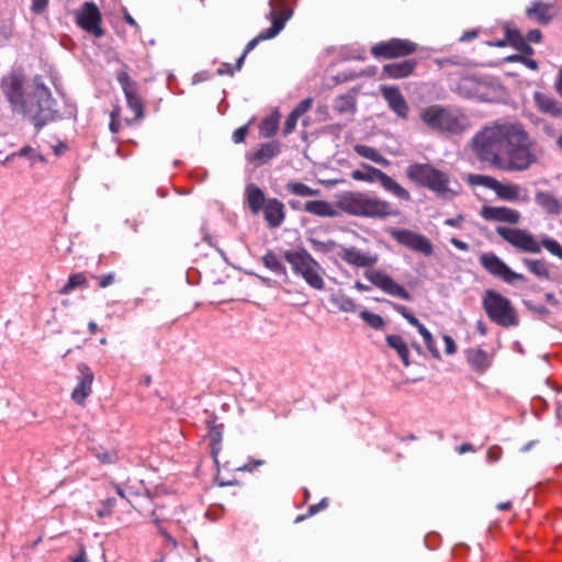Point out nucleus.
<instances>
[{"label": "nucleus", "mask_w": 562, "mask_h": 562, "mask_svg": "<svg viewBox=\"0 0 562 562\" xmlns=\"http://www.w3.org/2000/svg\"><path fill=\"white\" fill-rule=\"evenodd\" d=\"M530 139L521 124L494 122L471 139L475 157L502 171H524L535 161Z\"/></svg>", "instance_id": "f257e3e1"}, {"label": "nucleus", "mask_w": 562, "mask_h": 562, "mask_svg": "<svg viewBox=\"0 0 562 562\" xmlns=\"http://www.w3.org/2000/svg\"><path fill=\"white\" fill-rule=\"evenodd\" d=\"M338 206L353 216L386 218L398 215L390 202L360 191L345 192L338 200Z\"/></svg>", "instance_id": "f03ea898"}, {"label": "nucleus", "mask_w": 562, "mask_h": 562, "mask_svg": "<svg viewBox=\"0 0 562 562\" xmlns=\"http://www.w3.org/2000/svg\"><path fill=\"white\" fill-rule=\"evenodd\" d=\"M406 176L409 180L432 191L439 198L451 199L458 194L457 190L450 188L449 175L430 164H412L406 168Z\"/></svg>", "instance_id": "7ed1b4c3"}, {"label": "nucleus", "mask_w": 562, "mask_h": 562, "mask_svg": "<svg viewBox=\"0 0 562 562\" xmlns=\"http://www.w3.org/2000/svg\"><path fill=\"white\" fill-rule=\"evenodd\" d=\"M284 259L290 263L294 274L301 277L314 290L325 289L324 268L305 248L284 251Z\"/></svg>", "instance_id": "20e7f679"}, {"label": "nucleus", "mask_w": 562, "mask_h": 562, "mask_svg": "<svg viewBox=\"0 0 562 562\" xmlns=\"http://www.w3.org/2000/svg\"><path fill=\"white\" fill-rule=\"evenodd\" d=\"M482 307L490 321L501 327H515L519 324V316L510 300L495 290L484 291Z\"/></svg>", "instance_id": "39448f33"}, {"label": "nucleus", "mask_w": 562, "mask_h": 562, "mask_svg": "<svg viewBox=\"0 0 562 562\" xmlns=\"http://www.w3.org/2000/svg\"><path fill=\"white\" fill-rule=\"evenodd\" d=\"M53 104L54 99L50 92L42 87L26 95L20 114L30 117L36 130L40 131L45 124L54 120L55 110Z\"/></svg>", "instance_id": "423d86ee"}, {"label": "nucleus", "mask_w": 562, "mask_h": 562, "mask_svg": "<svg viewBox=\"0 0 562 562\" xmlns=\"http://www.w3.org/2000/svg\"><path fill=\"white\" fill-rule=\"evenodd\" d=\"M422 121L431 130L459 134L463 132L464 116L439 104L430 105L420 113Z\"/></svg>", "instance_id": "0eeeda50"}, {"label": "nucleus", "mask_w": 562, "mask_h": 562, "mask_svg": "<svg viewBox=\"0 0 562 562\" xmlns=\"http://www.w3.org/2000/svg\"><path fill=\"white\" fill-rule=\"evenodd\" d=\"M270 11L268 18L271 20L272 24L267 30L260 32L256 37L250 40L243 54L236 61V70H240L246 56L261 42L274 38L285 26L286 21L292 16V10L289 8H282L281 10H277L273 0L269 2Z\"/></svg>", "instance_id": "6e6552de"}, {"label": "nucleus", "mask_w": 562, "mask_h": 562, "mask_svg": "<svg viewBox=\"0 0 562 562\" xmlns=\"http://www.w3.org/2000/svg\"><path fill=\"white\" fill-rule=\"evenodd\" d=\"M362 166L364 170H353L351 172V178L353 180L364 181L369 183L379 181L380 184L384 188V190L392 193L394 196L406 202L412 200L411 193L389 175L370 165L363 164Z\"/></svg>", "instance_id": "1a4fd4ad"}, {"label": "nucleus", "mask_w": 562, "mask_h": 562, "mask_svg": "<svg viewBox=\"0 0 562 562\" xmlns=\"http://www.w3.org/2000/svg\"><path fill=\"white\" fill-rule=\"evenodd\" d=\"M417 48V43L408 38L392 37L374 44L370 53L376 59H395L411 56Z\"/></svg>", "instance_id": "9d476101"}, {"label": "nucleus", "mask_w": 562, "mask_h": 562, "mask_svg": "<svg viewBox=\"0 0 562 562\" xmlns=\"http://www.w3.org/2000/svg\"><path fill=\"white\" fill-rule=\"evenodd\" d=\"M128 67L124 64L116 72V80L120 83L128 108L134 112L135 120L144 117V102L138 93V85L127 72Z\"/></svg>", "instance_id": "9b49d317"}, {"label": "nucleus", "mask_w": 562, "mask_h": 562, "mask_svg": "<svg viewBox=\"0 0 562 562\" xmlns=\"http://www.w3.org/2000/svg\"><path fill=\"white\" fill-rule=\"evenodd\" d=\"M496 233L515 248L530 254H539L541 251L539 241L535 236L520 228L498 226Z\"/></svg>", "instance_id": "f8f14e48"}, {"label": "nucleus", "mask_w": 562, "mask_h": 562, "mask_svg": "<svg viewBox=\"0 0 562 562\" xmlns=\"http://www.w3.org/2000/svg\"><path fill=\"white\" fill-rule=\"evenodd\" d=\"M76 23L94 37L100 38L104 35V30L101 26L102 15L94 2H85L81 5L76 12Z\"/></svg>", "instance_id": "ddd939ff"}, {"label": "nucleus", "mask_w": 562, "mask_h": 562, "mask_svg": "<svg viewBox=\"0 0 562 562\" xmlns=\"http://www.w3.org/2000/svg\"><path fill=\"white\" fill-rule=\"evenodd\" d=\"M390 235L401 245L419 252L426 257L431 256L434 247L431 241L424 235L409 229L392 228Z\"/></svg>", "instance_id": "4468645a"}, {"label": "nucleus", "mask_w": 562, "mask_h": 562, "mask_svg": "<svg viewBox=\"0 0 562 562\" xmlns=\"http://www.w3.org/2000/svg\"><path fill=\"white\" fill-rule=\"evenodd\" d=\"M480 263L492 276L499 278L506 283L515 281H526L525 276L513 271L501 258L494 254H483L480 257Z\"/></svg>", "instance_id": "2eb2a0df"}, {"label": "nucleus", "mask_w": 562, "mask_h": 562, "mask_svg": "<svg viewBox=\"0 0 562 562\" xmlns=\"http://www.w3.org/2000/svg\"><path fill=\"white\" fill-rule=\"evenodd\" d=\"M366 278L376 288L387 293L389 295L409 301L412 300L411 293L401 284L395 282L389 274L381 270H368L364 273Z\"/></svg>", "instance_id": "dca6fc26"}, {"label": "nucleus", "mask_w": 562, "mask_h": 562, "mask_svg": "<svg viewBox=\"0 0 562 562\" xmlns=\"http://www.w3.org/2000/svg\"><path fill=\"white\" fill-rule=\"evenodd\" d=\"M78 382L71 392V398L80 406H85L87 397L92 393L94 374L90 367L83 362L78 363Z\"/></svg>", "instance_id": "f3484780"}, {"label": "nucleus", "mask_w": 562, "mask_h": 562, "mask_svg": "<svg viewBox=\"0 0 562 562\" xmlns=\"http://www.w3.org/2000/svg\"><path fill=\"white\" fill-rule=\"evenodd\" d=\"M380 91L389 108L396 116L406 120L408 117L409 106L401 90L395 86H381Z\"/></svg>", "instance_id": "a211bd4d"}, {"label": "nucleus", "mask_w": 562, "mask_h": 562, "mask_svg": "<svg viewBox=\"0 0 562 562\" xmlns=\"http://www.w3.org/2000/svg\"><path fill=\"white\" fill-rule=\"evenodd\" d=\"M1 88L13 111L20 113L26 99L23 94L21 79L16 76L4 78Z\"/></svg>", "instance_id": "6ab92c4d"}, {"label": "nucleus", "mask_w": 562, "mask_h": 562, "mask_svg": "<svg viewBox=\"0 0 562 562\" xmlns=\"http://www.w3.org/2000/svg\"><path fill=\"white\" fill-rule=\"evenodd\" d=\"M417 65L418 61L415 58L390 63L382 67L381 76L394 80L405 79L414 74Z\"/></svg>", "instance_id": "aec40b11"}, {"label": "nucleus", "mask_w": 562, "mask_h": 562, "mask_svg": "<svg viewBox=\"0 0 562 562\" xmlns=\"http://www.w3.org/2000/svg\"><path fill=\"white\" fill-rule=\"evenodd\" d=\"M339 257L350 266L358 268H370L378 262V256L364 254L356 247H342Z\"/></svg>", "instance_id": "412c9836"}, {"label": "nucleus", "mask_w": 562, "mask_h": 562, "mask_svg": "<svg viewBox=\"0 0 562 562\" xmlns=\"http://www.w3.org/2000/svg\"><path fill=\"white\" fill-rule=\"evenodd\" d=\"M481 216L486 221L517 224L520 220V213L516 210L505 206H483Z\"/></svg>", "instance_id": "4be33fe9"}, {"label": "nucleus", "mask_w": 562, "mask_h": 562, "mask_svg": "<svg viewBox=\"0 0 562 562\" xmlns=\"http://www.w3.org/2000/svg\"><path fill=\"white\" fill-rule=\"evenodd\" d=\"M532 98L540 113L562 119V104L555 98L539 91L533 92Z\"/></svg>", "instance_id": "5701e85b"}, {"label": "nucleus", "mask_w": 562, "mask_h": 562, "mask_svg": "<svg viewBox=\"0 0 562 562\" xmlns=\"http://www.w3.org/2000/svg\"><path fill=\"white\" fill-rule=\"evenodd\" d=\"M263 216L269 227H279L285 217L284 205L278 199H269L262 207Z\"/></svg>", "instance_id": "b1692460"}, {"label": "nucleus", "mask_w": 562, "mask_h": 562, "mask_svg": "<svg viewBox=\"0 0 562 562\" xmlns=\"http://www.w3.org/2000/svg\"><path fill=\"white\" fill-rule=\"evenodd\" d=\"M281 153V143L279 140H271L261 144L260 147L255 150L249 158L251 162L260 167L268 164L272 158L277 157Z\"/></svg>", "instance_id": "393cba45"}, {"label": "nucleus", "mask_w": 562, "mask_h": 562, "mask_svg": "<svg viewBox=\"0 0 562 562\" xmlns=\"http://www.w3.org/2000/svg\"><path fill=\"white\" fill-rule=\"evenodd\" d=\"M465 359L470 367L479 373L485 372L492 364L488 353L482 348H469L465 350Z\"/></svg>", "instance_id": "a878e982"}, {"label": "nucleus", "mask_w": 562, "mask_h": 562, "mask_svg": "<svg viewBox=\"0 0 562 562\" xmlns=\"http://www.w3.org/2000/svg\"><path fill=\"white\" fill-rule=\"evenodd\" d=\"M526 15L539 24L547 25L553 18L552 4L535 1L531 7L526 9Z\"/></svg>", "instance_id": "bb28decb"}, {"label": "nucleus", "mask_w": 562, "mask_h": 562, "mask_svg": "<svg viewBox=\"0 0 562 562\" xmlns=\"http://www.w3.org/2000/svg\"><path fill=\"white\" fill-rule=\"evenodd\" d=\"M245 194L249 210L252 214H258L267 202L263 191L250 183L246 187Z\"/></svg>", "instance_id": "cd10ccee"}, {"label": "nucleus", "mask_w": 562, "mask_h": 562, "mask_svg": "<svg viewBox=\"0 0 562 562\" xmlns=\"http://www.w3.org/2000/svg\"><path fill=\"white\" fill-rule=\"evenodd\" d=\"M303 211L321 217H335L338 214L335 207L324 200L307 201L303 205Z\"/></svg>", "instance_id": "c85d7f7f"}, {"label": "nucleus", "mask_w": 562, "mask_h": 562, "mask_svg": "<svg viewBox=\"0 0 562 562\" xmlns=\"http://www.w3.org/2000/svg\"><path fill=\"white\" fill-rule=\"evenodd\" d=\"M385 342L391 349L396 351L403 366L409 367V364H411L409 349H408V345L403 339V337L400 335L391 334L385 337Z\"/></svg>", "instance_id": "c756f323"}, {"label": "nucleus", "mask_w": 562, "mask_h": 562, "mask_svg": "<svg viewBox=\"0 0 562 562\" xmlns=\"http://www.w3.org/2000/svg\"><path fill=\"white\" fill-rule=\"evenodd\" d=\"M506 37L508 44H510L515 49L519 50L521 54L531 56L535 50L527 42L526 37L521 34V32L517 29H506Z\"/></svg>", "instance_id": "7c9ffc66"}, {"label": "nucleus", "mask_w": 562, "mask_h": 562, "mask_svg": "<svg viewBox=\"0 0 562 562\" xmlns=\"http://www.w3.org/2000/svg\"><path fill=\"white\" fill-rule=\"evenodd\" d=\"M535 200L548 214L558 215L562 211L561 203L550 192L539 191L536 193Z\"/></svg>", "instance_id": "2f4dec72"}, {"label": "nucleus", "mask_w": 562, "mask_h": 562, "mask_svg": "<svg viewBox=\"0 0 562 562\" xmlns=\"http://www.w3.org/2000/svg\"><path fill=\"white\" fill-rule=\"evenodd\" d=\"M492 190L504 201H516L520 189L518 184L503 183L496 179Z\"/></svg>", "instance_id": "473e14b6"}, {"label": "nucleus", "mask_w": 562, "mask_h": 562, "mask_svg": "<svg viewBox=\"0 0 562 562\" xmlns=\"http://www.w3.org/2000/svg\"><path fill=\"white\" fill-rule=\"evenodd\" d=\"M206 425H207L206 437L210 440L212 454H213L214 459H216V456L221 450L222 430H221V427L218 425H216L215 418L209 419L206 422Z\"/></svg>", "instance_id": "72a5a7b5"}, {"label": "nucleus", "mask_w": 562, "mask_h": 562, "mask_svg": "<svg viewBox=\"0 0 562 562\" xmlns=\"http://www.w3.org/2000/svg\"><path fill=\"white\" fill-rule=\"evenodd\" d=\"M522 263L539 279H551L549 265L543 259L524 258Z\"/></svg>", "instance_id": "f704fd0d"}, {"label": "nucleus", "mask_w": 562, "mask_h": 562, "mask_svg": "<svg viewBox=\"0 0 562 562\" xmlns=\"http://www.w3.org/2000/svg\"><path fill=\"white\" fill-rule=\"evenodd\" d=\"M353 150L363 158H367L375 164H379L383 167H387L390 165V161L383 157L375 148L357 144L353 146Z\"/></svg>", "instance_id": "c9c22d12"}, {"label": "nucleus", "mask_w": 562, "mask_h": 562, "mask_svg": "<svg viewBox=\"0 0 562 562\" xmlns=\"http://www.w3.org/2000/svg\"><path fill=\"white\" fill-rule=\"evenodd\" d=\"M262 262H263L265 267H267L269 270H271L276 274L282 276L285 279H288V271H286L285 266L282 263V261L279 259L277 254H274L273 251H271V250L268 251L262 257Z\"/></svg>", "instance_id": "e433bc0d"}, {"label": "nucleus", "mask_w": 562, "mask_h": 562, "mask_svg": "<svg viewBox=\"0 0 562 562\" xmlns=\"http://www.w3.org/2000/svg\"><path fill=\"white\" fill-rule=\"evenodd\" d=\"M88 286V277L83 272L74 273L68 278L66 284L59 290V294L68 295L77 288L86 289Z\"/></svg>", "instance_id": "4c0bfd02"}, {"label": "nucleus", "mask_w": 562, "mask_h": 562, "mask_svg": "<svg viewBox=\"0 0 562 562\" xmlns=\"http://www.w3.org/2000/svg\"><path fill=\"white\" fill-rule=\"evenodd\" d=\"M329 302L334 307L345 313H352L357 307L355 301L341 292L331 294Z\"/></svg>", "instance_id": "58836bf2"}, {"label": "nucleus", "mask_w": 562, "mask_h": 562, "mask_svg": "<svg viewBox=\"0 0 562 562\" xmlns=\"http://www.w3.org/2000/svg\"><path fill=\"white\" fill-rule=\"evenodd\" d=\"M334 110L340 114L356 112V99L351 93L339 95L335 99Z\"/></svg>", "instance_id": "ea45409f"}, {"label": "nucleus", "mask_w": 562, "mask_h": 562, "mask_svg": "<svg viewBox=\"0 0 562 562\" xmlns=\"http://www.w3.org/2000/svg\"><path fill=\"white\" fill-rule=\"evenodd\" d=\"M285 189L297 196L307 198V196H317L319 195L321 191L318 189H313L305 183L296 182V181H289L285 184Z\"/></svg>", "instance_id": "a19ab883"}, {"label": "nucleus", "mask_w": 562, "mask_h": 562, "mask_svg": "<svg viewBox=\"0 0 562 562\" xmlns=\"http://www.w3.org/2000/svg\"><path fill=\"white\" fill-rule=\"evenodd\" d=\"M279 127V114H271L270 116L262 120L259 125V134L262 137L270 138L272 137Z\"/></svg>", "instance_id": "79ce46f5"}, {"label": "nucleus", "mask_w": 562, "mask_h": 562, "mask_svg": "<svg viewBox=\"0 0 562 562\" xmlns=\"http://www.w3.org/2000/svg\"><path fill=\"white\" fill-rule=\"evenodd\" d=\"M307 240L315 251L322 254L331 252L338 247L337 243L333 239L321 240L316 237H310Z\"/></svg>", "instance_id": "37998d69"}, {"label": "nucleus", "mask_w": 562, "mask_h": 562, "mask_svg": "<svg viewBox=\"0 0 562 562\" xmlns=\"http://www.w3.org/2000/svg\"><path fill=\"white\" fill-rule=\"evenodd\" d=\"M359 316L363 322H366L371 328L375 330L383 329L385 326V322L382 316L370 311L363 310L360 312Z\"/></svg>", "instance_id": "c03bdc74"}, {"label": "nucleus", "mask_w": 562, "mask_h": 562, "mask_svg": "<svg viewBox=\"0 0 562 562\" xmlns=\"http://www.w3.org/2000/svg\"><path fill=\"white\" fill-rule=\"evenodd\" d=\"M495 180L496 179L491 176L475 175V173H470L467 178V181L471 186H482V187H485L491 190L493 189Z\"/></svg>", "instance_id": "a18cd8bd"}, {"label": "nucleus", "mask_w": 562, "mask_h": 562, "mask_svg": "<svg viewBox=\"0 0 562 562\" xmlns=\"http://www.w3.org/2000/svg\"><path fill=\"white\" fill-rule=\"evenodd\" d=\"M328 499L326 497H324L323 499H321L319 503L317 504H314V505H311L308 508H307V512L306 514H303V515H299L295 519H294V522H301L303 520H305L306 518H310L314 515H316L319 510L322 509H325L328 507Z\"/></svg>", "instance_id": "49530a36"}, {"label": "nucleus", "mask_w": 562, "mask_h": 562, "mask_svg": "<svg viewBox=\"0 0 562 562\" xmlns=\"http://www.w3.org/2000/svg\"><path fill=\"white\" fill-rule=\"evenodd\" d=\"M90 278L97 281V284L100 289H106L117 281V277L115 272H109L101 276L90 274Z\"/></svg>", "instance_id": "de8ad7c7"}, {"label": "nucleus", "mask_w": 562, "mask_h": 562, "mask_svg": "<svg viewBox=\"0 0 562 562\" xmlns=\"http://www.w3.org/2000/svg\"><path fill=\"white\" fill-rule=\"evenodd\" d=\"M393 308L398 314H401L412 326L415 327V326L419 325L418 318L414 314H412L406 306L400 305V304H393Z\"/></svg>", "instance_id": "09e8293b"}, {"label": "nucleus", "mask_w": 562, "mask_h": 562, "mask_svg": "<svg viewBox=\"0 0 562 562\" xmlns=\"http://www.w3.org/2000/svg\"><path fill=\"white\" fill-rule=\"evenodd\" d=\"M116 505V501L114 497H108L104 502L101 504V508L97 510V515L100 518L110 516L113 512V508Z\"/></svg>", "instance_id": "8fccbe9b"}, {"label": "nucleus", "mask_w": 562, "mask_h": 562, "mask_svg": "<svg viewBox=\"0 0 562 562\" xmlns=\"http://www.w3.org/2000/svg\"><path fill=\"white\" fill-rule=\"evenodd\" d=\"M95 457L103 464H113L117 461V454L114 451H99Z\"/></svg>", "instance_id": "3c124183"}, {"label": "nucleus", "mask_w": 562, "mask_h": 562, "mask_svg": "<svg viewBox=\"0 0 562 562\" xmlns=\"http://www.w3.org/2000/svg\"><path fill=\"white\" fill-rule=\"evenodd\" d=\"M312 104H313V99L312 98H306L304 100H302L293 110L292 112L297 116H302L303 114H305L311 108H312Z\"/></svg>", "instance_id": "603ef678"}, {"label": "nucleus", "mask_w": 562, "mask_h": 562, "mask_svg": "<svg viewBox=\"0 0 562 562\" xmlns=\"http://www.w3.org/2000/svg\"><path fill=\"white\" fill-rule=\"evenodd\" d=\"M49 4V0H31V11L34 14H43Z\"/></svg>", "instance_id": "864d4df0"}, {"label": "nucleus", "mask_w": 562, "mask_h": 562, "mask_svg": "<svg viewBox=\"0 0 562 562\" xmlns=\"http://www.w3.org/2000/svg\"><path fill=\"white\" fill-rule=\"evenodd\" d=\"M297 120H299V117L293 112H291L288 115V117L285 119V122H284L283 135L286 136L295 130Z\"/></svg>", "instance_id": "5fc2aeb1"}, {"label": "nucleus", "mask_w": 562, "mask_h": 562, "mask_svg": "<svg viewBox=\"0 0 562 562\" xmlns=\"http://www.w3.org/2000/svg\"><path fill=\"white\" fill-rule=\"evenodd\" d=\"M424 342H425L428 351L430 352V355L435 359L440 360V358H441L440 352H439L438 348L436 347L435 339L431 334H429L427 337L424 338Z\"/></svg>", "instance_id": "6e6d98bb"}, {"label": "nucleus", "mask_w": 562, "mask_h": 562, "mask_svg": "<svg viewBox=\"0 0 562 562\" xmlns=\"http://www.w3.org/2000/svg\"><path fill=\"white\" fill-rule=\"evenodd\" d=\"M487 460L490 462H497L502 458V449L498 446H492L487 450Z\"/></svg>", "instance_id": "4d7b16f0"}, {"label": "nucleus", "mask_w": 562, "mask_h": 562, "mask_svg": "<svg viewBox=\"0 0 562 562\" xmlns=\"http://www.w3.org/2000/svg\"><path fill=\"white\" fill-rule=\"evenodd\" d=\"M12 35V27L7 24L0 26V46H3Z\"/></svg>", "instance_id": "13d9d810"}, {"label": "nucleus", "mask_w": 562, "mask_h": 562, "mask_svg": "<svg viewBox=\"0 0 562 562\" xmlns=\"http://www.w3.org/2000/svg\"><path fill=\"white\" fill-rule=\"evenodd\" d=\"M248 133V126L247 125H244V126H240L238 127L234 134H233V140L238 144V143H243L246 138V135Z\"/></svg>", "instance_id": "bf43d9fd"}, {"label": "nucleus", "mask_w": 562, "mask_h": 562, "mask_svg": "<svg viewBox=\"0 0 562 562\" xmlns=\"http://www.w3.org/2000/svg\"><path fill=\"white\" fill-rule=\"evenodd\" d=\"M236 69V66L233 67L231 64L228 63H223L218 69L216 70V74L218 76H233L234 75V71Z\"/></svg>", "instance_id": "052dcab7"}, {"label": "nucleus", "mask_w": 562, "mask_h": 562, "mask_svg": "<svg viewBox=\"0 0 562 562\" xmlns=\"http://www.w3.org/2000/svg\"><path fill=\"white\" fill-rule=\"evenodd\" d=\"M526 40L528 43H540L542 40V33L538 29L531 30L527 33Z\"/></svg>", "instance_id": "680f3d73"}, {"label": "nucleus", "mask_w": 562, "mask_h": 562, "mask_svg": "<svg viewBox=\"0 0 562 562\" xmlns=\"http://www.w3.org/2000/svg\"><path fill=\"white\" fill-rule=\"evenodd\" d=\"M443 341H445V345H446V353L447 355H453L456 353L457 351V346H456V342L454 340L452 339L451 336L449 335H445L443 336Z\"/></svg>", "instance_id": "e2e57ef3"}, {"label": "nucleus", "mask_w": 562, "mask_h": 562, "mask_svg": "<svg viewBox=\"0 0 562 562\" xmlns=\"http://www.w3.org/2000/svg\"><path fill=\"white\" fill-rule=\"evenodd\" d=\"M70 562H89L85 547H80L75 557L69 558Z\"/></svg>", "instance_id": "0e129e2a"}, {"label": "nucleus", "mask_w": 562, "mask_h": 562, "mask_svg": "<svg viewBox=\"0 0 562 562\" xmlns=\"http://www.w3.org/2000/svg\"><path fill=\"white\" fill-rule=\"evenodd\" d=\"M528 310L541 315L547 316L549 314V310L544 305H532L530 303H525Z\"/></svg>", "instance_id": "69168bd1"}, {"label": "nucleus", "mask_w": 562, "mask_h": 562, "mask_svg": "<svg viewBox=\"0 0 562 562\" xmlns=\"http://www.w3.org/2000/svg\"><path fill=\"white\" fill-rule=\"evenodd\" d=\"M463 221H464V216H463V215H461V214H459V215H457L456 217L447 218V220L445 221V224H446L447 226H451V227H460V226H461V224L463 223Z\"/></svg>", "instance_id": "338daca9"}, {"label": "nucleus", "mask_w": 562, "mask_h": 562, "mask_svg": "<svg viewBox=\"0 0 562 562\" xmlns=\"http://www.w3.org/2000/svg\"><path fill=\"white\" fill-rule=\"evenodd\" d=\"M450 243L460 250L467 251L469 249V245L465 241L460 240L456 237H452L450 239Z\"/></svg>", "instance_id": "774afa93"}]
</instances>
